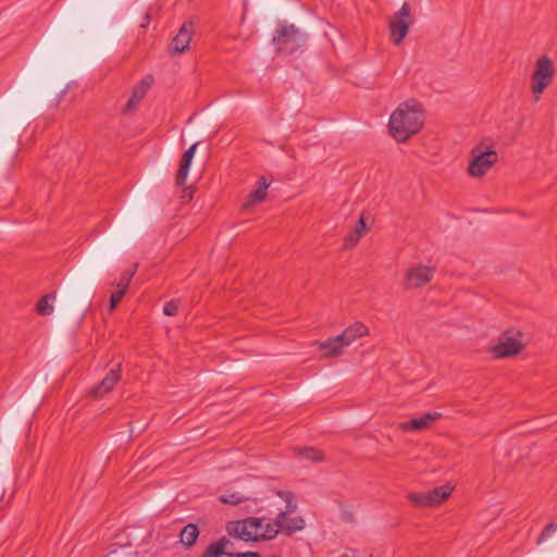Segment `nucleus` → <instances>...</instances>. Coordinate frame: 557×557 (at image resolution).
Segmentation results:
<instances>
[{
  "instance_id": "nucleus-7",
  "label": "nucleus",
  "mask_w": 557,
  "mask_h": 557,
  "mask_svg": "<svg viewBox=\"0 0 557 557\" xmlns=\"http://www.w3.org/2000/svg\"><path fill=\"white\" fill-rule=\"evenodd\" d=\"M410 11L411 9L409 3L405 2L389 18V37L395 46H400L403 44L410 26L413 23V17L411 16Z\"/></svg>"
},
{
  "instance_id": "nucleus-33",
  "label": "nucleus",
  "mask_w": 557,
  "mask_h": 557,
  "mask_svg": "<svg viewBox=\"0 0 557 557\" xmlns=\"http://www.w3.org/2000/svg\"><path fill=\"white\" fill-rule=\"evenodd\" d=\"M235 554H236V553H227V552H226V554H225V555H226L227 557H236V556H234Z\"/></svg>"
},
{
  "instance_id": "nucleus-5",
  "label": "nucleus",
  "mask_w": 557,
  "mask_h": 557,
  "mask_svg": "<svg viewBox=\"0 0 557 557\" xmlns=\"http://www.w3.org/2000/svg\"><path fill=\"white\" fill-rule=\"evenodd\" d=\"M306 34L301 33L295 25L280 24L277 34L272 38L273 45L278 52L293 53L305 45Z\"/></svg>"
},
{
  "instance_id": "nucleus-16",
  "label": "nucleus",
  "mask_w": 557,
  "mask_h": 557,
  "mask_svg": "<svg viewBox=\"0 0 557 557\" xmlns=\"http://www.w3.org/2000/svg\"><path fill=\"white\" fill-rule=\"evenodd\" d=\"M368 332V327L360 323V322H356L351 325H349L348 327H346L339 335H338V339L341 341V343H343L344 346H347L349 344H351L352 342H355L357 338L366 335Z\"/></svg>"
},
{
  "instance_id": "nucleus-4",
  "label": "nucleus",
  "mask_w": 557,
  "mask_h": 557,
  "mask_svg": "<svg viewBox=\"0 0 557 557\" xmlns=\"http://www.w3.org/2000/svg\"><path fill=\"white\" fill-rule=\"evenodd\" d=\"M522 338L521 331L507 330L499 335L497 343L490 348V352L495 359L513 358L527 346Z\"/></svg>"
},
{
  "instance_id": "nucleus-25",
  "label": "nucleus",
  "mask_w": 557,
  "mask_h": 557,
  "mask_svg": "<svg viewBox=\"0 0 557 557\" xmlns=\"http://www.w3.org/2000/svg\"><path fill=\"white\" fill-rule=\"evenodd\" d=\"M299 455L308 460L315 462L322 461L324 459L323 451L313 447H305L299 449Z\"/></svg>"
},
{
  "instance_id": "nucleus-34",
  "label": "nucleus",
  "mask_w": 557,
  "mask_h": 557,
  "mask_svg": "<svg viewBox=\"0 0 557 557\" xmlns=\"http://www.w3.org/2000/svg\"><path fill=\"white\" fill-rule=\"evenodd\" d=\"M271 557H277V556H271Z\"/></svg>"
},
{
  "instance_id": "nucleus-19",
  "label": "nucleus",
  "mask_w": 557,
  "mask_h": 557,
  "mask_svg": "<svg viewBox=\"0 0 557 557\" xmlns=\"http://www.w3.org/2000/svg\"><path fill=\"white\" fill-rule=\"evenodd\" d=\"M228 546H233V543L223 536L219 541L211 543L206 548L201 557H221L226 554V548Z\"/></svg>"
},
{
  "instance_id": "nucleus-27",
  "label": "nucleus",
  "mask_w": 557,
  "mask_h": 557,
  "mask_svg": "<svg viewBox=\"0 0 557 557\" xmlns=\"http://www.w3.org/2000/svg\"><path fill=\"white\" fill-rule=\"evenodd\" d=\"M555 531H557V523H555V522L548 523L542 531L536 543L537 544L543 543Z\"/></svg>"
},
{
  "instance_id": "nucleus-28",
  "label": "nucleus",
  "mask_w": 557,
  "mask_h": 557,
  "mask_svg": "<svg viewBox=\"0 0 557 557\" xmlns=\"http://www.w3.org/2000/svg\"><path fill=\"white\" fill-rule=\"evenodd\" d=\"M124 295H125V292L123 289H117L116 292L112 293V295L110 297V307H109L110 311H113L116 308L117 304L122 300Z\"/></svg>"
},
{
  "instance_id": "nucleus-6",
  "label": "nucleus",
  "mask_w": 557,
  "mask_h": 557,
  "mask_svg": "<svg viewBox=\"0 0 557 557\" xmlns=\"http://www.w3.org/2000/svg\"><path fill=\"white\" fill-rule=\"evenodd\" d=\"M555 67L547 55H541L535 62L534 72L531 75V90L536 99L553 83Z\"/></svg>"
},
{
  "instance_id": "nucleus-3",
  "label": "nucleus",
  "mask_w": 557,
  "mask_h": 557,
  "mask_svg": "<svg viewBox=\"0 0 557 557\" xmlns=\"http://www.w3.org/2000/svg\"><path fill=\"white\" fill-rule=\"evenodd\" d=\"M468 174L474 178L483 177L498 161L496 150L481 143L470 151Z\"/></svg>"
},
{
  "instance_id": "nucleus-32",
  "label": "nucleus",
  "mask_w": 557,
  "mask_h": 557,
  "mask_svg": "<svg viewBox=\"0 0 557 557\" xmlns=\"http://www.w3.org/2000/svg\"><path fill=\"white\" fill-rule=\"evenodd\" d=\"M193 197L191 193H185V195L183 196L184 199H187V200H190Z\"/></svg>"
},
{
  "instance_id": "nucleus-14",
  "label": "nucleus",
  "mask_w": 557,
  "mask_h": 557,
  "mask_svg": "<svg viewBox=\"0 0 557 557\" xmlns=\"http://www.w3.org/2000/svg\"><path fill=\"white\" fill-rule=\"evenodd\" d=\"M197 146H198V143L193 144L183 153L182 160L180 162L178 171H177V174H176V185H178V186H184L185 185V182H186V178H187V175H188V172H189V168H190L193 158L195 156Z\"/></svg>"
},
{
  "instance_id": "nucleus-12",
  "label": "nucleus",
  "mask_w": 557,
  "mask_h": 557,
  "mask_svg": "<svg viewBox=\"0 0 557 557\" xmlns=\"http://www.w3.org/2000/svg\"><path fill=\"white\" fill-rule=\"evenodd\" d=\"M440 412H428L421 417L413 418L407 422H403L398 425L399 430L403 431H423L430 429L440 418Z\"/></svg>"
},
{
  "instance_id": "nucleus-13",
  "label": "nucleus",
  "mask_w": 557,
  "mask_h": 557,
  "mask_svg": "<svg viewBox=\"0 0 557 557\" xmlns=\"http://www.w3.org/2000/svg\"><path fill=\"white\" fill-rule=\"evenodd\" d=\"M193 33V23L183 24L169 47L170 52L172 54H181L186 51L189 47Z\"/></svg>"
},
{
  "instance_id": "nucleus-2",
  "label": "nucleus",
  "mask_w": 557,
  "mask_h": 557,
  "mask_svg": "<svg viewBox=\"0 0 557 557\" xmlns=\"http://www.w3.org/2000/svg\"><path fill=\"white\" fill-rule=\"evenodd\" d=\"M277 523L269 522L265 517H248L243 520L232 521L226 531L231 536L245 542L270 541L277 535Z\"/></svg>"
},
{
  "instance_id": "nucleus-9",
  "label": "nucleus",
  "mask_w": 557,
  "mask_h": 557,
  "mask_svg": "<svg viewBox=\"0 0 557 557\" xmlns=\"http://www.w3.org/2000/svg\"><path fill=\"white\" fill-rule=\"evenodd\" d=\"M121 375L122 364L117 363L114 368L110 369L101 382L90 391V395L95 398L103 397L114 388L121 380Z\"/></svg>"
},
{
  "instance_id": "nucleus-22",
  "label": "nucleus",
  "mask_w": 557,
  "mask_h": 557,
  "mask_svg": "<svg viewBox=\"0 0 557 557\" xmlns=\"http://www.w3.org/2000/svg\"><path fill=\"white\" fill-rule=\"evenodd\" d=\"M145 95H146V87L137 85L133 89V92H132L127 103L125 104L123 111L129 112V111L134 110L137 107V104L143 100Z\"/></svg>"
},
{
  "instance_id": "nucleus-31",
  "label": "nucleus",
  "mask_w": 557,
  "mask_h": 557,
  "mask_svg": "<svg viewBox=\"0 0 557 557\" xmlns=\"http://www.w3.org/2000/svg\"><path fill=\"white\" fill-rule=\"evenodd\" d=\"M151 83H152V78L151 77H146V78L140 81L138 86H145L146 87V91H147L149 89Z\"/></svg>"
},
{
  "instance_id": "nucleus-18",
  "label": "nucleus",
  "mask_w": 557,
  "mask_h": 557,
  "mask_svg": "<svg viewBox=\"0 0 557 557\" xmlns=\"http://www.w3.org/2000/svg\"><path fill=\"white\" fill-rule=\"evenodd\" d=\"M277 495L286 503L285 510L281 511L275 518V522L280 525L287 519L288 515L296 511L297 503L294 500V494L289 491H278Z\"/></svg>"
},
{
  "instance_id": "nucleus-10",
  "label": "nucleus",
  "mask_w": 557,
  "mask_h": 557,
  "mask_svg": "<svg viewBox=\"0 0 557 557\" xmlns=\"http://www.w3.org/2000/svg\"><path fill=\"white\" fill-rule=\"evenodd\" d=\"M435 273L434 267L417 265L408 270L406 274L407 285L411 288H420L428 284Z\"/></svg>"
},
{
  "instance_id": "nucleus-1",
  "label": "nucleus",
  "mask_w": 557,
  "mask_h": 557,
  "mask_svg": "<svg viewBox=\"0 0 557 557\" xmlns=\"http://www.w3.org/2000/svg\"><path fill=\"white\" fill-rule=\"evenodd\" d=\"M425 110L418 100L408 99L392 112L387 128L397 143H406L424 126Z\"/></svg>"
},
{
  "instance_id": "nucleus-11",
  "label": "nucleus",
  "mask_w": 557,
  "mask_h": 557,
  "mask_svg": "<svg viewBox=\"0 0 557 557\" xmlns=\"http://www.w3.org/2000/svg\"><path fill=\"white\" fill-rule=\"evenodd\" d=\"M370 215L364 212L360 214L351 231L344 237L343 249L355 247L361 236L369 230Z\"/></svg>"
},
{
  "instance_id": "nucleus-24",
  "label": "nucleus",
  "mask_w": 557,
  "mask_h": 557,
  "mask_svg": "<svg viewBox=\"0 0 557 557\" xmlns=\"http://www.w3.org/2000/svg\"><path fill=\"white\" fill-rule=\"evenodd\" d=\"M137 267H138L137 263H135V264H133L132 268L122 272L121 277L116 284L117 289H123L126 293L127 287L133 278L134 274L136 273Z\"/></svg>"
},
{
  "instance_id": "nucleus-26",
  "label": "nucleus",
  "mask_w": 557,
  "mask_h": 557,
  "mask_svg": "<svg viewBox=\"0 0 557 557\" xmlns=\"http://www.w3.org/2000/svg\"><path fill=\"white\" fill-rule=\"evenodd\" d=\"M246 499V497L240 496L238 493L225 494L220 496V502L228 505H238Z\"/></svg>"
},
{
  "instance_id": "nucleus-8",
  "label": "nucleus",
  "mask_w": 557,
  "mask_h": 557,
  "mask_svg": "<svg viewBox=\"0 0 557 557\" xmlns=\"http://www.w3.org/2000/svg\"><path fill=\"white\" fill-rule=\"evenodd\" d=\"M448 485L435 487L424 492H414L408 495V499L417 507H435L443 504L451 494Z\"/></svg>"
},
{
  "instance_id": "nucleus-23",
  "label": "nucleus",
  "mask_w": 557,
  "mask_h": 557,
  "mask_svg": "<svg viewBox=\"0 0 557 557\" xmlns=\"http://www.w3.org/2000/svg\"><path fill=\"white\" fill-rule=\"evenodd\" d=\"M55 294H47L44 297H41L37 305H36V311L40 315H50L53 312V307L50 305L49 300L54 299Z\"/></svg>"
},
{
  "instance_id": "nucleus-21",
  "label": "nucleus",
  "mask_w": 557,
  "mask_h": 557,
  "mask_svg": "<svg viewBox=\"0 0 557 557\" xmlns=\"http://www.w3.org/2000/svg\"><path fill=\"white\" fill-rule=\"evenodd\" d=\"M199 536V529L195 523H188L181 531V543L186 547H191Z\"/></svg>"
},
{
  "instance_id": "nucleus-30",
  "label": "nucleus",
  "mask_w": 557,
  "mask_h": 557,
  "mask_svg": "<svg viewBox=\"0 0 557 557\" xmlns=\"http://www.w3.org/2000/svg\"><path fill=\"white\" fill-rule=\"evenodd\" d=\"M234 556L236 557H262L258 552H245V553H236Z\"/></svg>"
},
{
  "instance_id": "nucleus-29",
  "label": "nucleus",
  "mask_w": 557,
  "mask_h": 557,
  "mask_svg": "<svg viewBox=\"0 0 557 557\" xmlns=\"http://www.w3.org/2000/svg\"><path fill=\"white\" fill-rule=\"evenodd\" d=\"M180 302L177 300H170L163 307V313L165 315H175L178 310Z\"/></svg>"
},
{
  "instance_id": "nucleus-20",
  "label": "nucleus",
  "mask_w": 557,
  "mask_h": 557,
  "mask_svg": "<svg viewBox=\"0 0 557 557\" xmlns=\"http://www.w3.org/2000/svg\"><path fill=\"white\" fill-rule=\"evenodd\" d=\"M305 528V520L301 517H288L280 525H277V533L282 531L286 535L300 531Z\"/></svg>"
},
{
  "instance_id": "nucleus-15",
  "label": "nucleus",
  "mask_w": 557,
  "mask_h": 557,
  "mask_svg": "<svg viewBox=\"0 0 557 557\" xmlns=\"http://www.w3.org/2000/svg\"><path fill=\"white\" fill-rule=\"evenodd\" d=\"M269 187V183L267 182L264 176H261L255 185L253 190L250 191L248 196V201L243 203L242 209L248 210L252 205L262 202L267 198V190Z\"/></svg>"
},
{
  "instance_id": "nucleus-17",
  "label": "nucleus",
  "mask_w": 557,
  "mask_h": 557,
  "mask_svg": "<svg viewBox=\"0 0 557 557\" xmlns=\"http://www.w3.org/2000/svg\"><path fill=\"white\" fill-rule=\"evenodd\" d=\"M318 347L323 352V357L333 358L338 357L342 354L344 345L341 343L337 335L324 342L318 343Z\"/></svg>"
}]
</instances>
